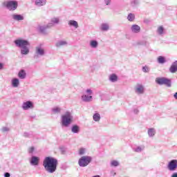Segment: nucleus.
I'll list each match as a JSON object with an SVG mask.
<instances>
[{
  "label": "nucleus",
  "mask_w": 177,
  "mask_h": 177,
  "mask_svg": "<svg viewBox=\"0 0 177 177\" xmlns=\"http://www.w3.org/2000/svg\"><path fill=\"white\" fill-rule=\"evenodd\" d=\"M57 159L48 156L46 157L43 161V167H44L45 171L48 174H54L57 169Z\"/></svg>",
  "instance_id": "nucleus-1"
},
{
  "label": "nucleus",
  "mask_w": 177,
  "mask_h": 177,
  "mask_svg": "<svg viewBox=\"0 0 177 177\" xmlns=\"http://www.w3.org/2000/svg\"><path fill=\"white\" fill-rule=\"evenodd\" d=\"M14 44L17 48H21V55L27 56L30 53V42L24 39H17L14 41Z\"/></svg>",
  "instance_id": "nucleus-2"
},
{
  "label": "nucleus",
  "mask_w": 177,
  "mask_h": 177,
  "mask_svg": "<svg viewBox=\"0 0 177 177\" xmlns=\"http://www.w3.org/2000/svg\"><path fill=\"white\" fill-rule=\"evenodd\" d=\"M73 120V116L71 115V113L66 112L64 115L62 116V127H67L70 126L71 124V121Z\"/></svg>",
  "instance_id": "nucleus-3"
},
{
  "label": "nucleus",
  "mask_w": 177,
  "mask_h": 177,
  "mask_svg": "<svg viewBox=\"0 0 177 177\" xmlns=\"http://www.w3.org/2000/svg\"><path fill=\"white\" fill-rule=\"evenodd\" d=\"M92 162V157L88 156H82L79 160H78V165L80 167H82V168L85 167H88L89 164Z\"/></svg>",
  "instance_id": "nucleus-4"
},
{
  "label": "nucleus",
  "mask_w": 177,
  "mask_h": 177,
  "mask_svg": "<svg viewBox=\"0 0 177 177\" xmlns=\"http://www.w3.org/2000/svg\"><path fill=\"white\" fill-rule=\"evenodd\" d=\"M156 82L158 85H165L168 88H171L172 85L171 80L166 77H158L156 79Z\"/></svg>",
  "instance_id": "nucleus-5"
},
{
  "label": "nucleus",
  "mask_w": 177,
  "mask_h": 177,
  "mask_svg": "<svg viewBox=\"0 0 177 177\" xmlns=\"http://www.w3.org/2000/svg\"><path fill=\"white\" fill-rule=\"evenodd\" d=\"M3 6L8 9V10H16L17 9V1H8L3 3Z\"/></svg>",
  "instance_id": "nucleus-6"
},
{
  "label": "nucleus",
  "mask_w": 177,
  "mask_h": 177,
  "mask_svg": "<svg viewBox=\"0 0 177 177\" xmlns=\"http://www.w3.org/2000/svg\"><path fill=\"white\" fill-rule=\"evenodd\" d=\"M86 93L82 95V102H84L85 103H89V102H92L93 97H92V93H93V91H92L91 89L88 88L86 90Z\"/></svg>",
  "instance_id": "nucleus-7"
},
{
  "label": "nucleus",
  "mask_w": 177,
  "mask_h": 177,
  "mask_svg": "<svg viewBox=\"0 0 177 177\" xmlns=\"http://www.w3.org/2000/svg\"><path fill=\"white\" fill-rule=\"evenodd\" d=\"M45 56V49L42 46H38L35 48V53L34 55V59H38V57H42Z\"/></svg>",
  "instance_id": "nucleus-8"
},
{
  "label": "nucleus",
  "mask_w": 177,
  "mask_h": 177,
  "mask_svg": "<svg viewBox=\"0 0 177 177\" xmlns=\"http://www.w3.org/2000/svg\"><path fill=\"white\" fill-rule=\"evenodd\" d=\"M167 169L169 171H176L177 169V160L176 159H174L171 160L169 162L168 165H167Z\"/></svg>",
  "instance_id": "nucleus-9"
},
{
  "label": "nucleus",
  "mask_w": 177,
  "mask_h": 177,
  "mask_svg": "<svg viewBox=\"0 0 177 177\" xmlns=\"http://www.w3.org/2000/svg\"><path fill=\"white\" fill-rule=\"evenodd\" d=\"M135 93L137 95H143L145 93V86L143 84H138L135 87Z\"/></svg>",
  "instance_id": "nucleus-10"
},
{
  "label": "nucleus",
  "mask_w": 177,
  "mask_h": 177,
  "mask_svg": "<svg viewBox=\"0 0 177 177\" xmlns=\"http://www.w3.org/2000/svg\"><path fill=\"white\" fill-rule=\"evenodd\" d=\"M23 110H30V109H34V103L31 101H27L22 104Z\"/></svg>",
  "instance_id": "nucleus-11"
},
{
  "label": "nucleus",
  "mask_w": 177,
  "mask_h": 177,
  "mask_svg": "<svg viewBox=\"0 0 177 177\" xmlns=\"http://www.w3.org/2000/svg\"><path fill=\"white\" fill-rule=\"evenodd\" d=\"M50 28V24H47L46 26H39L38 27V30L41 34H43V35H46L48 32H46V29Z\"/></svg>",
  "instance_id": "nucleus-12"
},
{
  "label": "nucleus",
  "mask_w": 177,
  "mask_h": 177,
  "mask_svg": "<svg viewBox=\"0 0 177 177\" xmlns=\"http://www.w3.org/2000/svg\"><path fill=\"white\" fill-rule=\"evenodd\" d=\"M30 165L33 166L39 165V157L32 156L30 160Z\"/></svg>",
  "instance_id": "nucleus-13"
},
{
  "label": "nucleus",
  "mask_w": 177,
  "mask_h": 177,
  "mask_svg": "<svg viewBox=\"0 0 177 177\" xmlns=\"http://www.w3.org/2000/svg\"><path fill=\"white\" fill-rule=\"evenodd\" d=\"M12 20H15V21H21V20H24V17L21 15L13 14L11 15Z\"/></svg>",
  "instance_id": "nucleus-14"
},
{
  "label": "nucleus",
  "mask_w": 177,
  "mask_h": 177,
  "mask_svg": "<svg viewBox=\"0 0 177 177\" xmlns=\"http://www.w3.org/2000/svg\"><path fill=\"white\" fill-rule=\"evenodd\" d=\"M68 45V42L66 40H59L56 42L55 46L57 48H62V46H67Z\"/></svg>",
  "instance_id": "nucleus-15"
},
{
  "label": "nucleus",
  "mask_w": 177,
  "mask_h": 177,
  "mask_svg": "<svg viewBox=\"0 0 177 177\" xmlns=\"http://www.w3.org/2000/svg\"><path fill=\"white\" fill-rule=\"evenodd\" d=\"M169 72L171 73L172 74H175L177 71V61L174 62L170 68H169Z\"/></svg>",
  "instance_id": "nucleus-16"
},
{
  "label": "nucleus",
  "mask_w": 177,
  "mask_h": 177,
  "mask_svg": "<svg viewBox=\"0 0 177 177\" xmlns=\"http://www.w3.org/2000/svg\"><path fill=\"white\" fill-rule=\"evenodd\" d=\"M18 77L20 80H26V77H27V73L24 69H21L18 73Z\"/></svg>",
  "instance_id": "nucleus-17"
},
{
  "label": "nucleus",
  "mask_w": 177,
  "mask_h": 177,
  "mask_svg": "<svg viewBox=\"0 0 177 177\" xmlns=\"http://www.w3.org/2000/svg\"><path fill=\"white\" fill-rule=\"evenodd\" d=\"M35 5L41 8V6H45L46 5V0H35Z\"/></svg>",
  "instance_id": "nucleus-18"
},
{
  "label": "nucleus",
  "mask_w": 177,
  "mask_h": 177,
  "mask_svg": "<svg viewBox=\"0 0 177 177\" xmlns=\"http://www.w3.org/2000/svg\"><path fill=\"white\" fill-rule=\"evenodd\" d=\"M11 85L12 88H18V86L20 85V81L17 78H13L11 80Z\"/></svg>",
  "instance_id": "nucleus-19"
},
{
  "label": "nucleus",
  "mask_w": 177,
  "mask_h": 177,
  "mask_svg": "<svg viewBox=\"0 0 177 177\" xmlns=\"http://www.w3.org/2000/svg\"><path fill=\"white\" fill-rule=\"evenodd\" d=\"M59 21L60 20L58 17H54L51 19L50 23H49L48 24H50V27H53L55 24H59Z\"/></svg>",
  "instance_id": "nucleus-20"
},
{
  "label": "nucleus",
  "mask_w": 177,
  "mask_h": 177,
  "mask_svg": "<svg viewBox=\"0 0 177 177\" xmlns=\"http://www.w3.org/2000/svg\"><path fill=\"white\" fill-rule=\"evenodd\" d=\"M101 31H109L110 30V25L107 23H103L100 26Z\"/></svg>",
  "instance_id": "nucleus-21"
},
{
  "label": "nucleus",
  "mask_w": 177,
  "mask_h": 177,
  "mask_svg": "<svg viewBox=\"0 0 177 177\" xmlns=\"http://www.w3.org/2000/svg\"><path fill=\"white\" fill-rule=\"evenodd\" d=\"M132 32L135 34H138V32H140V26L138 25H133L131 28Z\"/></svg>",
  "instance_id": "nucleus-22"
},
{
  "label": "nucleus",
  "mask_w": 177,
  "mask_h": 177,
  "mask_svg": "<svg viewBox=\"0 0 177 177\" xmlns=\"http://www.w3.org/2000/svg\"><path fill=\"white\" fill-rule=\"evenodd\" d=\"M157 34H158V35H164L165 34V29L164 28L163 26H160L159 27H158V29L156 30Z\"/></svg>",
  "instance_id": "nucleus-23"
},
{
  "label": "nucleus",
  "mask_w": 177,
  "mask_h": 177,
  "mask_svg": "<svg viewBox=\"0 0 177 177\" xmlns=\"http://www.w3.org/2000/svg\"><path fill=\"white\" fill-rule=\"evenodd\" d=\"M89 45L93 49H96L99 46V42L97 40H91Z\"/></svg>",
  "instance_id": "nucleus-24"
},
{
  "label": "nucleus",
  "mask_w": 177,
  "mask_h": 177,
  "mask_svg": "<svg viewBox=\"0 0 177 177\" xmlns=\"http://www.w3.org/2000/svg\"><path fill=\"white\" fill-rule=\"evenodd\" d=\"M68 24L71 27H74L75 28H78L79 27L78 22L77 21L70 20L68 21Z\"/></svg>",
  "instance_id": "nucleus-25"
},
{
  "label": "nucleus",
  "mask_w": 177,
  "mask_h": 177,
  "mask_svg": "<svg viewBox=\"0 0 177 177\" xmlns=\"http://www.w3.org/2000/svg\"><path fill=\"white\" fill-rule=\"evenodd\" d=\"M118 80V77L117 76V75L113 73L109 75V81H111V82H117Z\"/></svg>",
  "instance_id": "nucleus-26"
},
{
  "label": "nucleus",
  "mask_w": 177,
  "mask_h": 177,
  "mask_svg": "<svg viewBox=\"0 0 177 177\" xmlns=\"http://www.w3.org/2000/svg\"><path fill=\"white\" fill-rule=\"evenodd\" d=\"M72 133H80V127L78 125L75 124L71 127Z\"/></svg>",
  "instance_id": "nucleus-27"
},
{
  "label": "nucleus",
  "mask_w": 177,
  "mask_h": 177,
  "mask_svg": "<svg viewBox=\"0 0 177 177\" xmlns=\"http://www.w3.org/2000/svg\"><path fill=\"white\" fill-rule=\"evenodd\" d=\"M145 150V146H138L136 148H133V151H135V153H142Z\"/></svg>",
  "instance_id": "nucleus-28"
},
{
  "label": "nucleus",
  "mask_w": 177,
  "mask_h": 177,
  "mask_svg": "<svg viewBox=\"0 0 177 177\" xmlns=\"http://www.w3.org/2000/svg\"><path fill=\"white\" fill-rule=\"evenodd\" d=\"M0 131L2 132V133H8V132H10V127L8 126H3L1 128Z\"/></svg>",
  "instance_id": "nucleus-29"
},
{
  "label": "nucleus",
  "mask_w": 177,
  "mask_h": 177,
  "mask_svg": "<svg viewBox=\"0 0 177 177\" xmlns=\"http://www.w3.org/2000/svg\"><path fill=\"white\" fill-rule=\"evenodd\" d=\"M148 135L149 138H153L156 135V129L154 128L149 129Z\"/></svg>",
  "instance_id": "nucleus-30"
},
{
  "label": "nucleus",
  "mask_w": 177,
  "mask_h": 177,
  "mask_svg": "<svg viewBox=\"0 0 177 177\" xmlns=\"http://www.w3.org/2000/svg\"><path fill=\"white\" fill-rule=\"evenodd\" d=\"M100 118L101 117L99 113H95L93 115V119L94 121H95V122H99V121H100Z\"/></svg>",
  "instance_id": "nucleus-31"
},
{
  "label": "nucleus",
  "mask_w": 177,
  "mask_h": 177,
  "mask_svg": "<svg viewBox=\"0 0 177 177\" xmlns=\"http://www.w3.org/2000/svg\"><path fill=\"white\" fill-rule=\"evenodd\" d=\"M165 62L167 61L165 60V57H164L163 56H159L158 57V63H159V64H164Z\"/></svg>",
  "instance_id": "nucleus-32"
},
{
  "label": "nucleus",
  "mask_w": 177,
  "mask_h": 177,
  "mask_svg": "<svg viewBox=\"0 0 177 177\" xmlns=\"http://www.w3.org/2000/svg\"><path fill=\"white\" fill-rule=\"evenodd\" d=\"M127 20H129V21H133L135 20V15L133 13L129 14L127 16Z\"/></svg>",
  "instance_id": "nucleus-33"
},
{
  "label": "nucleus",
  "mask_w": 177,
  "mask_h": 177,
  "mask_svg": "<svg viewBox=\"0 0 177 177\" xmlns=\"http://www.w3.org/2000/svg\"><path fill=\"white\" fill-rule=\"evenodd\" d=\"M52 111L54 113V114H57L62 111V109L60 107H55L52 109Z\"/></svg>",
  "instance_id": "nucleus-34"
},
{
  "label": "nucleus",
  "mask_w": 177,
  "mask_h": 177,
  "mask_svg": "<svg viewBox=\"0 0 177 177\" xmlns=\"http://www.w3.org/2000/svg\"><path fill=\"white\" fill-rule=\"evenodd\" d=\"M120 165V162L117 160H112L111 162V167H118Z\"/></svg>",
  "instance_id": "nucleus-35"
},
{
  "label": "nucleus",
  "mask_w": 177,
  "mask_h": 177,
  "mask_svg": "<svg viewBox=\"0 0 177 177\" xmlns=\"http://www.w3.org/2000/svg\"><path fill=\"white\" fill-rule=\"evenodd\" d=\"M85 153H86V149H85V148H80L79 149V155L80 156H84V154H85Z\"/></svg>",
  "instance_id": "nucleus-36"
},
{
  "label": "nucleus",
  "mask_w": 177,
  "mask_h": 177,
  "mask_svg": "<svg viewBox=\"0 0 177 177\" xmlns=\"http://www.w3.org/2000/svg\"><path fill=\"white\" fill-rule=\"evenodd\" d=\"M34 151H35V147H30L28 149V153L29 154H32L34 153Z\"/></svg>",
  "instance_id": "nucleus-37"
},
{
  "label": "nucleus",
  "mask_w": 177,
  "mask_h": 177,
  "mask_svg": "<svg viewBox=\"0 0 177 177\" xmlns=\"http://www.w3.org/2000/svg\"><path fill=\"white\" fill-rule=\"evenodd\" d=\"M131 5L132 6H137V5H139V0L131 1Z\"/></svg>",
  "instance_id": "nucleus-38"
},
{
  "label": "nucleus",
  "mask_w": 177,
  "mask_h": 177,
  "mask_svg": "<svg viewBox=\"0 0 177 177\" xmlns=\"http://www.w3.org/2000/svg\"><path fill=\"white\" fill-rule=\"evenodd\" d=\"M142 71H143V73H149V67L143 66L142 67Z\"/></svg>",
  "instance_id": "nucleus-39"
},
{
  "label": "nucleus",
  "mask_w": 177,
  "mask_h": 177,
  "mask_svg": "<svg viewBox=\"0 0 177 177\" xmlns=\"http://www.w3.org/2000/svg\"><path fill=\"white\" fill-rule=\"evenodd\" d=\"M23 136H24V138H31V135L28 132L24 133Z\"/></svg>",
  "instance_id": "nucleus-40"
},
{
  "label": "nucleus",
  "mask_w": 177,
  "mask_h": 177,
  "mask_svg": "<svg viewBox=\"0 0 177 177\" xmlns=\"http://www.w3.org/2000/svg\"><path fill=\"white\" fill-rule=\"evenodd\" d=\"M104 3H105V5L109 6V5H110V3H111V0H104Z\"/></svg>",
  "instance_id": "nucleus-41"
},
{
  "label": "nucleus",
  "mask_w": 177,
  "mask_h": 177,
  "mask_svg": "<svg viewBox=\"0 0 177 177\" xmlns=\"http://www.w3.org/2000/svg\"><path fill=\"white\" fill-rule=\"evenodd\" d=\"M60 150H61L62 154H66V148H64V147H61V148H60Z\"/></svg>",
  "instance_id": "nucleus-42"
},
{
  "label": "nucleus",
  "mask_w": 177,
  "mask_h": 177,
  "mask_svg": "<svg viewBox=\"0 0 177 177\" xmlns=\"http://www.w3.org/2000/svg\"><path fill=\"white\" fill-rule=\"evenodd\" d=\"M4 177H10V173L9 172H6L4 174Z\"/></svg>",
  "instance_id": "nucleus-43"
},
{
  "label": "nucleus",
  "mask_w": 177,
  "mask_h": 177,
  "mask_svg": "<svg viewBox=\"0 0 177 177\" xmlns=\"http://www.w3.org/2000/svg\"><path fill=\"white\" fill-rule=\"evenodd\" d=\"M133 113H134V114H138V113H139V109H135L133 110Z\"/></svg>",
  "instance_id": "nucleus-44"
},
{
  "label": "nucleus",
  "mask_w": 177,
  "mask_h": 177,
  "mask_svg": "<svg viewBox=\"0 0 177 177\" xmlns=\"http://www.w3.org/2000/svg\"><path fill=\"white\" fill-rule=\"evenodd\" d=\"M0 70H3V64L0 63Z\"/></svg>",
  "instance_id": "nucleus-45"
},
{
  "label": "nucleus",
  "mask_w": 177,
  "mask_h": 177,
  "mask_svg": "<svg viewBox=\"0 0 177 177\" xmlns=\"http://www.w3.org/2000/svg\"><path fill=\"white\" fill-rule=\"evenodd\" d=\"M171 177H177V173H174V174L171 175Z\"/></svg>",
  "instance_id": "nucleus-46"
},
{
  "label": "nucleus",
  "mask_w": 177,
  "mask_h": 177,
  "mask_svg": "<svg viewBox=\"0 0 177 177\" xmlns=\"http://www.w3.org/2000/svg\"><path fill=\"white\" fill-rule=\"evenodd\" d=\"M174 98L177 100V92L174 94Z\"/></svg>",
  "instance_id": "nucleus-47"
},
{
  "label": "nucleus",
  "mask_w": 177,
  "mask_h": 177,
  "mask_svg": "<svg viewBox=\"0 0 177 177\" xmlns=\"http://www.w3.org/2000/svg\"><path fill=\"white\" fill-rule=\"evenodd\" d=\"M93 177H100L99 175L93 176Z\"/></svg>",
  "instance_id": "nucleus-48"
}]
</instances>
